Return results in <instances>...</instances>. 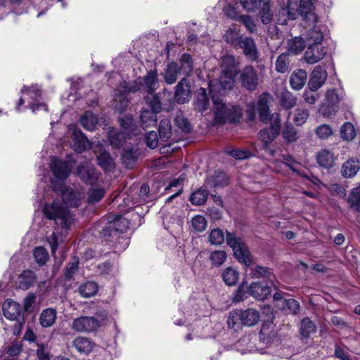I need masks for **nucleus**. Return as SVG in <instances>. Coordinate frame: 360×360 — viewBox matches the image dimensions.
I'll list each match as a JSON object with an SVG mask.
<instances>
[{
    "mask_svg": "<svg viewBox=\"0 0 360 360\" xmlns=\"http://www.w3.org/2000/svg\"><path fill=\"white\" fill-rule=\"evenodd\" d=\"M50 167L53 174L51 179L53 190L60 193L63 203L56 200L47 203L44 205L43 212L48 219L54 220L62 229H68L74 221L73 214L68 207H78L84 198V191L81 187L64 186V180L70 172L66 162L52 157Z\"/></svg>",
    "mask_w": 360,
    "mask_h": 360,
    "instance_id": "f257e3e1",
    "label": "nucleus"
},
{
    "mask_svg": "<svg viewBox=\"0 0 360 360\" xmlns=\"http://www.w3.org/2000/svg\"><path fill=\"white\" fill-rule=\"evenodd\" d=\"M214 104V112L217 122H234L238 121L242 116L241 109L235 105H226L219 98L212 96Z\"/></svg>",
    "mask_w": 360,
    "mask_h": 360,
    "instance_id": "f03ea898",
    "label": "nucleus"
},
{
    "mask_svg": "<svg viewBox=\"0 0 360 360\" xmlns=\"http://www.w3.org/2000/svg\"><path fill=\"white\" fill-rule=\"evenodd\" d=\"M227 244L232 248L233 255L237 260L244 264L246 266H250L252 264V258L247 245L242 239L235 234L227 233Z\"/></svg>",
    "mask_w": 360,
    "mask_h": 360,
    "instance_id": "7ed1b4c3",
    "label": "nucleus"
},
{
    "mask_svg": "<svg viewBox=\"0 0 360 360\" xmlns=\"http://www.w3.org/2000/svg\"><path fill=\"white\" fill-rule=\"evenodd\" d=\"M158 86V74L156 72L150 71L147 75L143 78H138L130 86L127 88L124 91L135 93L143 89L148 93L154 92Z\"/></svg>",
    "mask_w": 360,
    "mask_h": 360,
    "instance_id": "20e7f679",
    "label": "nucleus"
},
{
    "mask_svg": "<svg viewBox=\"0 0 360 360\" xmlns=\"http://www.w3.org/2000/svg\"><path fill=\"white\" fill-rule=\"evenodd\" d=\"M101 326V322L94 316H80L75 319L71 328L79 333H91Z\"/></svg>",
    "mask_w": 360,
    "mask_h": 360,
    "instance_id": "39448f33",
    "label": "nucleus"
},
{
    "mask_svg": "<svg viewBox=\"0 0 360 360\" xmlns=\"http://www.w3.org/2000/svg\"><path fill=\"white\" fill-rule=\"evenodd\" d=\"M239 81L242 87L248 91H255L259 84L257 70L252 65H246L240 72Z\"/></svg>",
    "mask_w": 360,
    "mask_h": 360,
    "instance_id": "423d86ee",
    "label": "nucleus"
},
{
    "mask_svg": "<svg viewBox=\"0 0 360 360\" xmlns=\"http://www.w3.org/2000/svg\"><path fill=\"white\" fill-rule=\"evenodd\" d=\"M298 15L299 6L297 0H288L287 5L276 13L278 23L285 25L288 20H295Z\"/></svg>",
    "mask_w": 360,
    "mask_h": 360,
    "instance_id": "0eeeda50",
    "label": "nucleus"
},
{
    "mask_svg": "<svg viewBox=\"0 0 360 360\" xmlns=\"http://www.w3.org/2000/svg\"><path fill=\"white\" fill-rule=\"evenodd\" d=\"M21 92L27 94L32 99V101L30 103V108L32 112H35L39 110H48L46 104L37 102L41 96V91L37 85H32L31 86H24L21 89Z\"/></svg>",
    "mask_w": 360,
    "mask_h": 360,
    "instance_id": "6e6552de",
    "label": "nucleus"
},
{
    "mask_svg": "<svg viewBox=\"0 0 360 360\" xmlns=\"http://www.w3.org/2000/svg\"><path fill=\"white\" fill-rule=\"evenodd\" d=\"M236 46L243 49L244 55L250 60H257L259 57L257 46L254 40L247 36H240L239 41Z\"/></svg>",
    "mask_w": 360,
    "mask_h": 360,
    "instance_id": "1a4fd4ad",
    "label": "nucleus"
},
{
    "mask_svg": "<svg viewBox=\"0 0 360 360\" xmlns=\"http://www.w3.org/2000/svg\"><path fill=\"white\" fill-rule=\"evenodd\" d=\"M326 53V49L322 44H309L304 54L305 60L309 64H315L322 60Z\"/></svg>",
    "mask_w": 360,
    "mask_h": 360,
    "instance_id": "9d476101",
    "label": "nucleus"
},
{
    "mask_svg": "<svg viewBox=\"0 0 360 360\" xmlns=\"http://www.w3.org/2000/svg\"><path fill=\"white\" fill-rule=\"evenodd\" d=\"M328 77L326 69L317 65L313 70L308 83L309 89L312 91L319 89L326 82Z\"/></svg>",
    "mask_w": 360,
    "mask_h": 360,
    "instance_id": "9b49d317",
    "label": "nucleus"
},
{
    "mask_svg": "<svg viewBox=\"0 0 360 360\" xmlns=\"http://www.w3.org/2000/svg\"><path fill=\"white\" fill-rule=\"evenodd\" d=\"M298 6L300 14L304 20L311 24L317 22L318 18L316 13L313 12L314 4L312 0H300Z\"/></svg>",
    "mask_w": 360,
    "mask_h": 360,
    "instance_id": "f8f14e48",
    "label": "nucleus"
},
{
    "mask_svg": "<svg viewBox=\"0 0 360 360\" xmlns=\"http://www.w3.org/2000/svg\"><path fill=\"white\" fill-rule=\"evenodd\" d=\"M248 293L259 300H264L271 294V287L267 283L253 282L248 287Z\"/></svg>",
    "mask_w": 360,
    "mask_h": 360,
    "instance_id": "ddd939ff",
    "label": "nucleus"
},
{
    "mask_svg": "<svg viewBox=\"0 0 360 360\" xmlns=\"http://www.w3.org/2000/svg\"><path fill=\"white\" fill-rule=\"evenodd\" d=\"M191 98V87L186 78L181 79L176 87L175 99L179 103H184Z\"/></svg>",
    "mask_w": 360,
    "mask_h": 360,
    "instance_id": "4468645a",
    "label": "nucleus"
},
{
    "mask_svg": "<svg viewBox=\"0 0 360 360\" xmlns=\"http://www.w3.org/2000/svg\"><path fill=\"white\" fill-rule=\"evenodd\" d=\"M4 316L9 320H18L21 314L20 305L12 300H6L2 306Z\"/></svg>",
    "mask_w": 360,
    "mask_h": 360,
    "instance_id": "2eb2a0df",
    "label": "nucleus"
},
{
    "mask_svg": "<svg viewBox=\"0 0 360 360\" xmlns=\"http://www.w3.org/2000/svg\"><path fill=\"white\" fill-rule=\"evenodd\" d=\"M77 175L80 179L86 183L91 184L97 179L96 173L94 167L89 162H85L78 166Z\"/></svg>",
    "mask_w": 360,
    "mask_h": 360,
    "instance_id": "dca6fc26",
    "label": "nucleus"
},
{
    "mask_svg": "<svg viewBox=\"0 0 360 360\" xmlns=\"http://www.w3.org/2000/svg\"><path fill=\"white\" fill-rule=\"evenodd\" d=\"M72 147L78 153L84 151L89 147V141L84 134L77 129H74L71 135Z\"/></svg>",
    "mask_w": 360,
    "mask_h": 360,
    "instance_id": "f3484780",
    "label": "nucleus"
},
{
    "mask_svg": "<svg viewBox=\"0 0 360 360\" xmlns=\"http://www.w3.org/2000/svg\"><path fill=\"white\" fill-rule=\"evenodd\" d=\"M37 276L31 270L23 271L17 278L16 285L18 288L22 290H27L36 282Z\"/></svg>",
    "mask_w": 360,
    "mask_h": 360,
    "instance_id": "a211bd4d",
    "label": "nucleus"
},
{
    "mask_svg": "<svg viewBox=\"0 0 360 360\" xmlns=\"http://www.w3.org/2000/svg\"><path fill=\"white\" fill-rule=\"evenodd\" d=\"M94 346V343L86 337L79 336L72 341V347L80 354H89L92 352Z\"/></svg>",
    "mask_w": 360,
    "mask_h": 360,
    "instance_id": "6ab92c4d",
    "label": "nucleus"
},
{
    "mask_svg": "<svg viewBox=\"0 0 360 360\" xmlns=\"http://www.w3.org/2000/svg\"><path fill=\"white\" fill-rule=\"evenodd\" d=\"M269 96L268 94H264L259 97L257 101V110L259 112V120L264 124H268L269 122Z\"/></svg>",
    "mask_w": 360,
    "mask_h": 360,
    "instance_id": "aec40b11",
    "label": "nucleus"
},
{
    "mask_svg": "<svg viewBox=\"0 0 360 360\" xmlns=\"http://www.w3.org/2000/svg\"><path fill=\"white\" fill-rule=\"evenodd\" d=\"M240 319H242V325L247 326H253L257 324L260 319L259 313L255 309H248L246 310H240Z\"/></svg>",
    "mask_w": 360,
    "mask_h": 360,
    "instance_id": "412c9836",
    "label": "nucleus"
},
{
    "mask_svg": "<svg viewBox=\"0 0 360 360\" xmlns=\"http://www.w3.org/2000/svg\"><path fill=\"white\" fill-rule=\"evenodd\" d=\"M129 86L130 85H128L126 83L120 84V89L118 90L119 94L116 96L112 104L115 110L117 111L121 112L124 111L127 107L129 101L124 94L129 93V91H124V90Z\"/></svg>",
    "mask_w": 360,
    "mask_h": 360,
    "instance_id": "4be33fe9",
    "label": "nucleus"
},
{
    "mask_svg": "<svg viewBox=\"0 0 360 360\" xmlns=\"http://www.w3.org/2000/svg\"><path fill=\"white\" fill-rule=\"evenodd\" d=\"M307 78V75L305 70L302 69L295 70L290 77L291 87L295 90L301 89L304 86Z\"/></svg>",
    "mask_w": 360,
    "mask_h": 360,
    "instance_id": "5701e85b",
    "label": "nucleus"
},
{
    "mask_svg": "<svg viewBox=\"0 0 360 360\" xmlns=\"http://www.w3.org/2000/svg\"><path fill=\"white\" fill-rule=\"evenodd\" d=\"M140 153L137 148L131 147L124 148L122 154V163L127 168H132L139 155Z\"/></svg>",
    "mask_w": 360,
    "mask_h": 360,
    "instance_id": "b1692460",
    "label": "nucleus"
},
{
    "mask_svg": "<svg viewBox=\"0 0 360 360\" xmlns=\"http://www.w3.org/2000/svg\"><path fill=\"white\" fill-rule=\"evenodd\" d=\"M237 71L223 69L219 78V84L223 89H231L235 84Z\"/></svg>",
    "mask_w": 360,
    "mask_h": 360,
    "instance_id": "393cba45",
    "label": "nucleus"
},
{
    "mask_svg": "<svg viewBox=\"0 0 360 360\" xmlns=\"http://www.w3.org/2000/svg\"><path fill=\"white\" fill-rule=\"evenodd\" d=\"M360 169V161L352 158L345 162L341 169L342 174L345 178H351L355 176Z\"/></svg>",
    "mask_w": 360,
    "mask_h": 360,
    "instance_id": "a878e982",
    "label": "nucleus"
},
{
    "mask_svg": "<svg viewBox=\"0 0 360 360\" xmlns=\"http://www.w3.org/2000/svg\"><path fill=\"white\" fill-rule=\"evenodd\" d=\"M259 15L263 24L267 25L271 22L273 18L271 5L268 0H262L258 5Z\"/></svg>",
    "mask_w": 360,
    "mask_h": 360,
    "instance_id": "bb28decb",
    "label": "nucleus"
},
{
    "mask_svg": "<svg viewBox=\"0 0 360 360\" xmlns=\"http://www.w3.org/2000/svg\"><path fill=\"white\" fill-rule=\"evenodd\" d=\"M210 101L205 89L200 88L195 95V108L200 112L208 109Z\"/></svg>",
    "mask_w": 360,
    "mask_h": 360,
    "instance_id": "cd10ccee",
    "label": "nucleus"
},
{
    "mask_svg": "<svg viewBox=\"0 0 360 360\" xmlns=\"http://www.w3.org/2000/svg\"><path fill=\"white\" fill-rule=\"evenodd\" d=\"M323 29H325L323 26L314 25L312 29L309 30L306 37L307 44H322L323 40Z\"/></svg>",
    "mask_w": 360,
    "mask_h": 360,
    "instance_id": "c85d7f7f",
    "label": "nucleus"
},
{
    "mask_svg": "<svg viewBox=\"0 0 360 360\" xmlns=\"http://www.w3.org/2000/svg\"><path fill=\"white\" fill-rule=\"evenodd\" d=\"M281 134L284 141L288 144L297 141L299 137L296 128L288 122L285 123Z\"/></svg>",
    "mask_w": 360,
    "mask_h": 360,
    "instance_id": "c756f323",
    "label": "nucleus"
},
{
    "mask_svg": "<svg viewBox=\"0 0 360 360\" xmlns=\"http://www.w3.org/2000/svg\"><path fill=\"white\" fill-rule=\"evenodd\" d=\"M179 75H181V72H179V65L176 63H169L163 74L165 81L168 84L175 83Z\"/></svg>",
    "mask_w": 360,
    "mask_h": 360,
    "instance_id": "7c9ffc66",
    "label": "nucleus"
},
{
    "mask_svg": "<svg viewBox=\"0 0 360 360\" xmlns=\"http://www.w3.org/2000/svg\"><path fill=\"white\" fill-rule=\"evenodd\" d=\"M105 190L99 186H92L86 192V202L88 204L98 202L105 195Z\"/></svg>",
    "mask_w": 360,
    "mask_h": 360,
    "instance_id": "2f4dec72",
    "label": "nucleus"
},
{
    "mask_svg": "<svg viewBox=\"0 0 360 360\" xmlns=\"http://www.w3.org/2000/svg\"><path fill=\"white\" fill-rule=\"evenodd\" d=\"M280 133L274 131L269 127L261 129L258 133V138L262 142L264 148L267 149L268 146L272 143Z\"/></svg>",
    "mask_w": 360,
    "mask_h": 360,
    "instance_id": "473e14b6",
    "label": "nucleus"
},
{
    "mask_svg": "<svg viewBox=\"0 0 360 360\" xmlns=\"http://www.w3.org/2000/svg\"><path fill=\"white\" fill-rule=\"evenodd\" d=\"M316 160L319 165L324 168L333 167L335 158L333 154L328 150H321L316 155Z\"/></svg>",
    "mask_w": 360,
    "mask_h": 360,
    "instance_id": "72a5a7b5",
    "label": "nucleus"
},
{
    "mask_svg": "<svg viewBox=\"0 0 360 360\" xmlns=\"http://www.w3.org/2000/svg\"><path fill=\"white\" fill-rule=\"evenodd\" d=\"M239 272L233 267L224 269L221 274L223 281L229 286L236 285L239 279Z\"/></svg>",
    "mask_w": 360,
    "mask_h": 360,
    "instance_id": "f704fd0d",
    "label": "nucleus"
},
{
    "mask_svg": "<svg viewBox=\"0 0 360 360\" xmlns=\"http://www.w3.org/2000/svg\"><path fill=\"white\" fill-rule=\"evenodd\" d=\"M56 311L55 309L48 308L42 311L39 316V323L44 328L51 326L56 321Z\"/></svg>",
    "mask_w": 360,
    "mask_h": 360,
    "instance_id": "c9c22d12",
    "label": "nucleus"
},
{
    "mask_svg": "<svg viewBox=\"0 0 360 360\" xmlns=\"http://www.w3.org/2000/svg\"><path fill=\"white\" fill-rule=\"evenodd\" d=\"M157 112L151 110H143L140 115L141 125L145 129L155 126L157 123Z\"/></svg>",
    "mask_w": 360,
    "mask_h": 360,
    "instance_id": "e433bc0d",
    "label": "nucleus"
},
{
    "mask_svg": "<svg viewBox=\"0 0 360 360\" xmlns=\"http://www.w3.org/2000/svg\"><path fill=\"white\" fill-rule=\"evenodd\" d=\"M82 126L88 131H93L98 124L97 117L91 112H86L80 117Z\"/></svg>",
    "mask_w": 360,
    "mask_h": 360,
    "instance_id": "4c0bfd02",
    "label": "nucleus"
},
{
    "mask_svg": "<svg viewBox=\"0 0 360 360\" xmlns=\"http://www.w3.org/2000/svg\"><path fill=\"white\" fill-rule=\"evenodd\" d=\"M250 275L251 278H269L271 282H272L271 277H273V275L270 269L262 266L255 265L250 268Z\"/></svg>",
    "mask_w": 360,
    "mask_h": 360,
    "instance_id": "58836bf2",
    "label": "nucleus"
},
{
    "mask_svg": "<svg viewBox=\"0 0 360 360\" xmlns=\"http://www.w3.org/2000/svg\"><path fill=\"white\" fill-rule=\"evenodd\" d=\"M129 224V221L126 218L117 216L113 221L110 223L108 229L116 233H123L128 229Z\"/></svg>",
    "mask_w": 360,
    "mask_h": 360,
    "instance_id": "ea45409f",
    "label": "nucleus"
},
{
    "mask_svg": "<svg viewBox=\"0 0 360 360\" xmlns=\"http://www.w3.org/2000/svg\"><path fill=\"white\" fill-rule=\"evenodd\" d=\"M98 289V285L95 282L89 281L81 285L78 291L82 297H90L96 295Z\"/></svg>",
    "mask_w": 360,
    "mask_h": 360,
    "instance_id": "a19ab883",
    "label": "nucleus"
},
{
    "mask_svg": "<svg viewBox=\"0 0 360 360\" xmlns=\"http://www.w3.org/2000/svg\"><path fill=\"white\" fill-rule=\"evenodd\" d=\"M297 99L291 92L285 90L283 91L279 97L280 105L285 108L290 109L296 104Z\"/></svg>",
    "mask_w": 360,
    "mask_h": 360,
    "instance_id": "79ce46f5",
    "label": "nucleus"
},
{
    "mask_svg": "<svg viewBox=\"0 0 360 360\" xmlns=\"http://www.w3.org/2000/svg\"><path fill=\"white\" fill-rule=\"evenodd\" d=\"M290 60L289 55L283 53L277 58L275 63V69L278 72L285 73L289 70Z\"/></svg>",
    "mask_w": 360,
    "mask_h": 360,
    "instance_id": "37998d69",
    "label": "nucleus"
},
{
    "mask_svg": "<svg viewBox=\"0 0 360 360\" xmlns=\"http://www.w3.org/2000/svg\"><path fill=\"white\" fill-rule=\"evenodd\" d=\"M179 72L184 76H189L193 71L192 58L188 54H183L180 60Z\"/></svg>",
    "mask_w": 360,
    "mask_h": 360,
    "instance_id": "c03bdc74",
    "label": "nucleus"
},
{
    "mask_svg": "<svg viewBox=\"0 0 360 360\" xmlns=\"http://www.w3.org/2000/svg\"><path fill=\"white\" fill-rule=\"evenodd\" d=\"M304 47V41L300 37H295L288 42V51L292 54H297L302 52Z\"/></svg>",
    "mask_w": 360,
    "mask_h": 360,
    "instance_id": "a18cd8bd",
    "label": "nucleus"
},
{
    "mask_svg": "<svg viewBox=\"0 0 360 360\" xmlns=\"http://www.w3.org/2000/svg\"><path fill=\"white\" fill-rule=\"evenodd\" d=\"M98 165L105 170L110 171L114 167V162L110 154L103 151L97 156Z\"/></svg>",
    "mask_w": 360,
    "mask_h": 360,
    "instance_id": "49530a36",
    "label": "nucleus"
},
{
    "mask_svg": "<svg viewBox=\"0 0 360 360\" xmlns=\"http://www.w3.org/2000/svg\"><path fill=\"white\" fill-rule=\"evenodd\" d=\"M227 255L224 250H214L210 252L209 259L214 266H221L226 260Z\"/></svg>",
    "mask_w": 360,
    "mask_h": 360,
    "instance_id": "de8ad7c7",
    "label": "nucleus"
},
{
    "mask_svg": "<svg viewBox=\"0 0 360 360\" xmlns=\"http://www.w3.org/2000/svg\"><path fill=\"white\" fill-rule=\"evenodd\" d=\"M227 324L230 328L237 330L242 325L240 309L231 311L229 314Z\"/></svg>",
    "mask_w": 360,
    "mask_h": 360,
    "instance_id": "09e8293b",
    "label": "nucleus"
},
{
    "mask_svg": "<svg viewBox=\"0 0 360 360\" xmlns=\"http://www.w3.org/2000/svg\"><path fill=\"white\" fill-rule=\"evenodd\" d=\"M192 231L196 233L204 231L207 228V220L203 216L195 215L191 219Z\"/></svg>",
    "mask_w": 360,
    "mask_h": 360,
    "instance_id": "8fccbe9b",
    "label": "nucleus"
},
{
    "mask_svg": "<svg viewBox=\"0 0 360 360\" xmlns=\"http://www.w3.org/2000/svg\"><path fill=\"white\" fill-rule=\"evenodd\" d=\"M172 134V127L168 120H163L159 126V135L161 140L167 141Z\"/></svg>",
    "mask_w": 360,
    "mask_h": 360,
    "instance_id": "3c124183",
    "label": "nucleus"
},
{
    "mask_svg": "<svg viewBox=\"0 0 360 360\" xmlns=\"http://www.w3.org/2000/svg\"><path fill=\"white\" fill-rule=\"evenodd\" d=\"M207 196V191L200 188L192 193L190 197V201L193 205H200L205 202Z\"/></svg>",
    "mask_w": 360,
    "mask_h": 360,
    "instance_id": "603ef678",
    "label": "nucleus"
},
{
    "mask_svg": "<svg viewBox=\"0 0 360 360\" xmlns=\"http://www.w3.org/2000/svg\"><path fill=\"white\" fill-rule=\"evenodd\" d=\"M316 331L315 324L309 319L304 318L301 321L300 333L303 337L307 338Z\"/></svg>",
    "mask_w": 360,
    "mask_h": 360,
    "instance_id": "864d4df0",
    "label": "nucleus"
},
{
    "mask_svg": "<svg viewBox=\"0 0 360 360\" xmlns=\"http://www.w3.org/2000/svg\"><path fill=\"white\" fill-rule=\"evenodd\" d=\"M108 139L110 145L115 148H120L122 146L123 141L125 139L122 132L111 129L108 131Z\"/></svg>",
    "mask_w": 360,
    "mask_h": 360,
    "instance_id": "5fc2aeb1",
    "label": "nucleus"
},
{
    "mask_svg": "<svg viewBox=\"0 0 360 360\" xmlns=\"http://www.w3.org/2000/svg\"><path fill=\"white\" fill-rule=\"evenodd\" d=\"M224 241V234L222 230L214 229L209 235V242L213 245H220Z\"/></svg>",
    "mask_w": 360,
    "mask_h": 360,
    "instance_id": "6e6d98bb",
    "label": "nucleus"
},
{
    "mask_svg": "<svg viewBox=\"0 0 360 360\" xmlns=\"http://www.w3.org/2000/svg\"><path fill=\"white\" fill-rule=\"evenodd\" d=\"M33 255L35 262L40 266L45 264L49 259V253L43 247H37L34 249Z\"/></svg>",
    "mask_w": 360,
    "mask_h": 360,
    "instance_id": "4d7b16f0",
    "label": "nucleus"
},
{
    "mask_svg": "<svg viewBox=\"0 0 360 360\" xmlns=\"http://www.w3.org/2000/svg\"><path fill=\"white\" fill-rule=\"evenodd\" d=\"M146 100V103L149 105L150 108H151V110L157 113L161 110V102L158 95L155 94L154 92L148 93Z\"/></svg>",
    "mask_w": 360,
    "mask_h": 360,
    "instance_id": "13d9d810",
    "label": "nucleus"
},
{
    "mask_svg": "<svg viewBox=\"0 0 360 360\" xmlns=\"http://www.w3.org/2000/svg\"><path fill=\"white\" fill-rule=\"evenodd\" d=\"M349 203L352 209L360 212V186L353 188L349 197Z\"/></svg>",
    "mask_w": 360,
    "mask_h": 360,
    "instance_id": "bf43d9fd",
    "label": "nucleus"
},
{
    "mask_svg": "<svg viewBox=\"0 0 360 360\" xmlns=\"http://www.w3.org/2000/svg\"><path fill=\"white\" fill-rule=\"evenodd\" d=\"M340 134L344 140H352L355 136L354 126L349 122L345 123L341 127Z\"/></svg>",
    "mask_w": 360,
    "mask_h": 360,
    "instance_id": "052dcab7",
    "label": "nucleus"
},
{
    "mask_svg": "<svg viewBox=\"0 0 360 360\" xmlns=\"http://www.w3.org/2000/svg\"><path fill=\"white\" fill-rule=\"evenodd\" d=\"M309 113L305 109H296L294 114L293 122L297 126H302L306 122L309 117Z\"/></svg>",
    "mask_w": 360,
    "mask_h": 360,
    "instance_id": "680f3d73",
    "label": "nucleus"
},
{
    "mask_svg": "<svg viewBox=\"0 0 360 360\" xmlns=\"http://www.w3.org/2000/svg\"><path fill=\"white\" fill-rule=\"evenodd\" d=\"M176 126L184 133H189L191 131V125L188 120L181 114L177 115L175 117Z\"/></svg>",
    "mask_w": 360,
    "mask_h": 360,
    "instance_id": "e2e57ef3",
    "label": "nucleus"
},
{
    "mask_svg": "<svg viewBox=\"0 0 360 360\" xmlns=\"http://www.w3.org/2000/svg\"><path fill=\"white\" fill-rule=\"evenodd\" d=\"M224 37L225 41L227 43L230 44L232 46H237V44L239 41V39H240V36L238 35V33L237 32L236 29L228 30L226 32Z\"/></svg>",
    "mask_w": 360,
    "mask_h": 360,
    "instance_id": "0e129e2a",
    "label": "nucleus"
},
{
    "mask_svg": "<svg viewBox=\"0 0 360 360\" xmlns=\"http://www.w3.org/2000/svg\"><path fill=\"white\" fill-rule=\"evenodd\" d=\"M79 259L77 257H74L72 261L70 262L65 269V276L67 279L72 278L74 274L78 269Z\"/></svg>",
    "mask_w": 360,
    "mask_h": 360,
    "instance_id": "69168bd1",
    "label": "nucleus"
},
{
    "mask_svg": "<svg viewBox=\"0 0 360 360\" xmlns=\"http://www.w3.org/2000/svg\"><path fill=\"white\" fill-rule=\"evenodd\" d=\"M221 68L237 71L236 59L233 56H224L221 59Z\"/></svg>",
    "mask_w": 360,
    "mask_h": 360,
    "instance_id": "338daca9",
    "label": "nucleus"
},
{
    "mask_svg": "<svg viewBox=\"0 0 360 360\" xmlns=\"http://www.w3.org/2000/svg\"><path fill=\"white\" fill-rule=\"evenodd\" d=\"M316 134L319 139H326L333 134V130L329 125L321 124L316 129Z\"/></svg>",
    "mask_w": 360,
    "mask_h": 360,
    "instance_id": "774afa93",
    "label": "nucleus"
}]
</instances>
